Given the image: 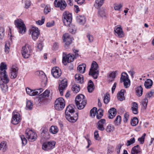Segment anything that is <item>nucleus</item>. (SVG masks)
Instances as JSON below:
<instances>
[{"label":"nucleus","mask_w":154,"mask_h":154,"mask_svg":"<svg viewBox=\"0 0 154 154\" xmlns=\"http://www.w3.org/2000/svg\"><path fill=\"white\" fill-rule=\"evenodd\" d=\"M143 92V89L141 86H138L136 88V94L139 97L142 96Z\"/></svg>","instance_id":"72a5a7b5"},{"label":"nucleus","mask_w":154,"mask_h":154,"mask_svg":"<svg viewBox=\"0 0 154 154\" xmlns=\"http://www.w3.org/2000/svg\"><path fill=\"white\" fill-rule=\"evenodd\" d=\"M152 81L150 79H148L145 82L144 86L146 88H150L152 86Z\"/></svg>","instance_id":"7c9ffc66"},{"label":"nucleus","mask_w":154,"mask_h":154,"mask_svg":"<svg viewBox=\"0 0 154 154\" xmlns=\"http://www.w3.org/2000/svg\"><path fill=\"white\" fill-rule=\"evenodd\" d=\"M76 105L79 109H83L85 107L86 103V99L83 94L77 96L75 100Z\"/></svg>","instance_id":"f03ea898"},{"label":"nucleus","mask_w":154,"mask_h":154,"mask_svg":"<svg viewBox=\"0 0 154 154\" xmlns=\"http://www.w3.org/2000/svg\"><path fill=\"white\" fill-rule=\"evenodd\" d=\"M106 120L104 119H102L99 120L97 124V128L99 130L103 131L105 129L104 125H106Z\"/></svg>","instance_id":"aec40b11"},{"label":"nucleus","mask_w":154,"mask_h":154,"mask_svg":"<svg viewBox=\"0 0 154 154\" xmlns=\"http://www.w3.org/2000/svg\"><path fill=\"white\" fill-rule=\"evenodd\" d=\"M87 37L88 38L89 41L90 42H92L93 40V36L90 34H88L87 35Z\"/></svg>","instance_id":"774afa93"},{"label":"nucleus","mask_w":154,"mask_h":154,"mask_svg":"<svg viewBox=\"0 0 154 154\" xmlns=\"http://www.w3.org/2000/svg\"><path fill=\"white\" fill-rule=\"evenodd\" d=\"M124 118L123 119L124 122L125 123H126L128 121L129 117V114L128 113H125L124 115Z\"/></svg>","instance_id":"13d9d810"},{"label":"nucleus","mask_w":154,"mask_h":154,"mask_svg":"<svg viewBox=\"0 0 154 154\" xmlns=\"http://www.w3.org/2000/svg\"><path fill=\"white\" fill-rule=\"evenodd\" d=\"M18 68L15 66H13L10 70V77L11 79H15L17 76L18 73Z\"/></svg>","instance_id":"a211bd4d"},{"label":"nucleus","mask_w":154,"mask_h":154,"mask_svg":"<svg viewBox=\"0 0 154 154\" xmlns=\"http://www.w3.org/2000/svg\"><path fill=\"white\" fill-rule=\"evenodd\" d=\"M14 23L20 33L23 34L26 32V27L22 20L20 19H17L15 21Z\"/></svg>","instance_id":"20e7f679"},{"label":"nucleus","mask_w":154,"mask_h":154,"mask_svg":"<svg viewBox=\"0 0 154 154\" xmlns=\"http://www.w3.org/2000/svg\"><path fill=\"white\" fill-rule=\"evenodd\" d=\"M50 132L53 134H56L58 131V128L56 126H52L50 128Z\"/></svg>","instance_id":"c9c22d12"},{"label":"nucleus","mask_w":154,"mask_h":154,"mask_svg":"<svg viewBox=\"0 0 154 154\" xmlns=\"http://www.w3.org/2000/svg\"><path fill=\"white\" fill-rule=\"evenodd\" d=\"M148 100L146 98H145L142 102L143 106L144 109H146L147 107Z\"/></svg>","instance_id":"5fc2aeb1"},{"label":"nucleus","mask_w":154,"mask_h":154,"mask_svg":"<svg viewBox=\"0 0 154 154\" xmlns=\"http://www.w3.org/2000/svg\"><path fill=\"white\" fill-rule=\"evenodd\" d=\"M109 96V95L107 94L104 96L103 100L105 103L107 104L109 102L110 100Z\"/></svg>","instance_id":"3c124183"},{"label":"nucleus","mask_w":154,"mask_h":154,"mask_svg":"<svg viewBox=\"0 0 154 154\" xmlns=\"http://www.w3.org/2000/svg\"><path fill=\"white\" fill-rule=\"evenodd\" d=\"M86 67V65L85 64L83 63L78 66L77 70L80 73H84L85 72Z\"/></svg>","instance_id":"473e14b6"},{"label":"nucleus","mask_w":154,"mask_h":154,"mask_svg":"<svg viewBox=\"0 0 154 154\" xmlns=\"http://www.w3.org/2000/svg\"><path fill=\"white\" fill-rule=\"evenodd\" d=\"M116 114V111L115 108H112L110 109L108 111V117L109 118L113 119Z\"/></svg>","instance_id":"393cba45"},{"label":"nucleus","mask_w":154,"mask_h":154,"mask_svg":"<svg viewBox=\"0 0 154 154\" xmlns=\"http://www.w3.org/2000/svg\"><path fill=\"white\" fill-rule=\"evenodd\" d=\"M117 72V71L113 72L109 74L108 78V79L109 81L110 82H112L114 80V79L116 75Z\"/></svg>","instance_id":"e433bc0d"},{"label":"nucleus","mask_w":154,"mask_h":154,"mask_svg":"<svg viewBox=\"0 0 154 154\" xmlns=\"http://www.w3.org/2000/svg\"><path fill=\"white\" fill-rule=\"evenodd\" d=\"M131 109L133 113L137 114L138 113V104L136 102L132 103Z\"/></svg>","instance_id":"c756f323"},{"label":"nucleus","mask_w":154,"mask_h":154,"mask_svg":"<svg viewBox=\"0 0 154 154\" xmlns=\"http://www.w3.org/2000/svg\"><path fill=\"white\" fill-rule=\"evenodd\" d=\"M4 29L3 27L0 28V39H3L4 36Z\"/></svg>","instance_id":"4d7b16f0"},{"label":"nucleus","mask_w":154,"mask_h":154,"mask_svg":"<svg viewBox=\"0 0 154 154\" xmlns=\"http://www.w3.org/2000/svg\"><path fill=\"white\" fill-rule=\"evenodd\" d=\"M51 9L49 6L47 5L45 8L44 12L45 14H47L50 11Z\"/></svg>","instance_id":"0e129e2a"},{"label":"nucleus","mask_w":154,"mask_h":154,"mask_svg":"<svg viewBox=\"0 0 154 154\" xmlns=\"http://www.w3.org/2000/svg\"><path fill=\"white\" fill-rule=\"evenodd\" d=\"M125 91L124 90H121L117 94V98L120 101H122L125 99L124 96V92Z\"/></svg>","instance_id":"cd10ccee"},{"label":"nucleus","mask_w":154,"mask_h":154,"mask_svg":"<svg viewBox=\"0 0 154 154\" xmlns=\"http://www.w3.org/2000/svg\"><path fill=\"white\" fill-rule=\"evenodd\" d=\"M33 106L32 103L29 100H28L26 102V108L29 109H31Z\"/></svg>","instance_id":"09e8293b"},{"label":"nucleus","mask_w":154,"mask_h":154,"mask_svg":"<svg viewBox=\"0 0 154 154\" xmlns=\"http://www.w3.org/2000/svg\"><path fill=\"white\" fill-rule=\"evenodd\" d=\"M131 154H138L142 152V150L138 145L134 146L131 150Z\"/></svg>","instance_id":"4be33fe9"},{"label":"nucleus","mask_w":154,"mask_h":154,"mask_svg":"<svg viewBox=\"0 0 154 154\" xmlns=\"http://www.w3.org/2000/svg\"><path fill=\"white\" fill-rule=\"evenodd\" d=\"M76 19L77 22L80 24H83L85 22V18L83 15H77Z\"/></svg>","instance_id":"bb28decb"},{"label":"nucleus","mask_w":154,"mask_h":154,"mask_svg":"<svg viewBox=\"0 0 154 154\" xmlns=\"http://www.w3.org/2000/svg\"><path fill=\"white\" fill-rule=\"evenodd\" d=\"M135 142V140L134 137H132L129 140L127 141V143L126 145L128 146L134 143Z\"/></svg>","instance_id":"a18cd8bd"},{"label":"nucleus","mask_w":154,"mask_h":154,"mask_svg":"<svg viewBox=\"0 0 154 154\" xmlns=\"http://www.w3.org/2000/svg\"><path fill=\"white\" fill-rule=\"evenodd\" d=\"M120 82H123L125 88H128L130 85V81L128 78V76L125 72L122 73L120 78Z\"/></svg>","instance_id":"1a4fd4ad"},{"label":"nucleus","mask_w":154,"mask_h":154,"mask_svg":"<svg viewBox=\"0 0 154 154\" xmlns=\"http://www.w3.org/2000/svg\"><path fill=\"white\" fill-rule=\"evenodd\" d=\"M74 106L72 104L69 105L67 106L65 112V116L70 115L69 113H72L75 112Z\"/></svg>","instance_id":"5701e85b"},{"label":"nucleus","mask_w":154,"mask_h":154,"mask_svg":"<svg viewBox=\"0 0 154 154\" xmlns=\"http://www.w3.org/2000/svg\"><path fill=\"white\" fill-rule=\"evenodd\" d=\"M7 148V146L6 142L3 141L0 143V150H2L3 151H5Z\"/></svg>","instance_id":"58836bf2"},{"label":"nucleus","mask_w":154,"mask_h":154,"mask_svg":"<svg viewBox=\"0 0 154 154\" xmlns=\"http://www.w3.org/2000/svg\"><path fill=\"white\" fill-rule=\"evenodd\" d=\"M115 129L114 126L112 125H109L106 127V130L107 132H110L113 131Z\"/></svg>","instance_id":"a19ab883"},{"label":"nucleus","mask_w":154,"mask_h":154,"mask_svg":"<svg viewBox=\"0 0 154 154\" xmlns=\"http://www.w3.org/2000/svg\"><path fill=\"white\" fill-rule=\"evenodd\" d=\"M54 4L56 7L60 8L61 10H64L67 6V4L64 0H55Z\"/></svg>","instance_id":"9b49d317"},{"label":"nucleus","mask_w":154,"mask_h":154,"mask_svg":"<svg viewBox=\"0 0 154 154\" xmlns=\"http://www.w3.org/2000/svg\"><path fill=\"white\" fill-rule=\"evenodd\" d=\"M99 74L98 64L96 62L93 61L91 64L89 75H91L94 79H96L98 76Z\"/></svg>","instance_id":"7ed1b4c3"},{"label":"nucleus","mask_w":154,"mask_h":154,"mask_svg":"<svg viewBox=\"0 0 154 154\" xmlns=\"http://www.w3.org/2000/svg\"><path fill=\"white\" fill-rule=\"evenodd\" d=\"M54 21H52L50 22L47 23L46 24V26L48 27H51L54 26Z\"/></svg>","instance_id":"338daca9"},{"label":"nucleus","mask_w":154,"mask_h":154,"mask_svg":"<svg viewBox=\"0 0 154 154\" xmlns=\"http://www.w3.org/2000/svg\"><path fill=\"white\" fill-rule=\"evenodd\" d=\"M67 86V80L66 79H63L61 82V83L59 85V90L61 96L63 95V91Z\"/></svg>","instance_id":"ddd939ff"},{"label":"nucleus","mask_w":154,"mask_h":154,"mask_svg":"<svg viewBox=\"0 0 154 154\" xmlns=\"http://www.w3.org/2000/svg\"><path fill=\"white\" fill-rule=\"evenodd\" d=\"M45 18L44 17H42L41 20H39L36 21V23L38 25H42L45 22Z\"/></svg>","instance_id":"680f3d73"},{"label":"nucleus","mask_w":154,"mask_h":154,"mask_svg":"<svg viewBox=\"0 0 154 154\" xmlns=\"http://www.w3.org/2000/svg\"><path fill=\"white\" fill-rule=\"evenodd\" d=\"M66 119L69 122H75L78 119V114L77 113L75 114V116H71L70 115H66Z\"/></svg>","instance_id":"b1692460"},{"label":"nucleus","mask_w":154,"mask_h":154,"mask_svg":"<svg viewBox=\"0 0 154 154\" xmlns=\"http://www.w3.org/2000/svg\"><path fill=\"white\" fill-rule=\"evenodd\" d=\"M63 21L66 26H68L71 23L72 17L71 14L68 11L64 12L62 16Z\"/></svg>","instance_id":"39448f33"},{"label":"nucleus","mask_w":154,"mask_h":154,"mask_svg":"<svg viewBox=\"0 0 154 154\" xmlns=\"http://www.w3.org/2000/svg\"><path fill=\"white\" fill-rule=\"evenodd\" d=\"M94 86L93 83L91 80H90L88 83L87 89L90 93L92 92L94 89Z\"/></svg>","instance_id":"c85d7f7f"},{"label":"nucleus","mask_w":154,"mask_h":154,"mask_svg":"<svg viewBox=\"0 0 154 154\" xmlns=\"http://www.w3.org/2000/svg\"><path fill=\"white\" fill-rule=\"evenodd\" d=\"M65 106V101L63 98H59L55 101L54 107L56 110H61L64 108Z\"/></svg>","instance_id":"423d86ee"},{"label":"nucleus","mask_w":154,"mask_h":154,"mask_svg":"<svg viewBox=\"0 0 154 154\" xmlns=\"http://www.w3.org/2000/svg\"><path fill=\"white\" fill-rule=\"evenodd\" d=\"M104 0H96L94 6L97 8L101 7L104 3Z\"/></svg>","instance_id":"2f4dec72"},{"label":"nucleus","mask_w":154,"mask_h":154,"mask_svg":"<svg viewBox=\"0 0 154 154\" xmlns=\"http://www.w3.org/2000/svg\"><path fill=\"white\" fill-rule=\"evenodd\" d=\"M154 93V90H152L149 92H148L147 93H146V95L145 98H146L147 99L148 98H149L152 96Z\"/></svg>","instance_id":"052dcab7"},{"label":"nucleus","mask_w":154,"mask_h":154,"mask_svg":"<svg viewBox=\"0 0 154 154\" xmlns=\"http://www.w3.org/2000/svg\"><path fill=\"white\" fill-rule=\"evenodd\" d=\"M9 45L8 43H6L5 45V51L6 53H8L9 51Z\"/></svg>","instance_id":"69168bd1"},{"label":"nucleus","mask_w":154,"mask_h":154,"mask_svg":"<svg viewBox=\"0 0 154 154\" xmlns=\"http://www.w3.org/2000/svg\"><path fill=\"white\" fill-rule=\"evenodd\" d=\"M56 144L55 141H51L44 143L42 145V149L45 150H48L53 149Z\"/></svg>","instance_id":"f8f14e48"},{"label":"nucleus","mask_w":154,"mask_h":154,"mask_svg":"<svg viewBox=\"0 0 154 154\" xmlns=\"http://www.w3.org/2000/svg\"><path fill=\"white\" fill-rule=\"evenodd\" d=\"M38 72L40 78L43 80H46L47 77L45 73L42 71H40Z\"/></svg>","instance_id":"79ce46f5"},{"label":"nucleus","mask_w":154,"mask_h":154,"mask_svg":"<svg viewBox=\"0 0 154 154\" xmlns=\"http://www.w3.org/2000/svg\"><path fill=\"white\" fill-rule=\"evenodd\" d=\"M97 108L95 107H94L90 111V116L91 117H94L97 113Z\"/></svg>","instance_id":"49530a36"},{"label":"nucleus","mask_w":154,"mask_h":154,"mask_svg":"<svg viewBox=\"0 0 154 154\" xmlns=\"http://www.w3.org/2000/svg\"><path fill=\"white\" fill-rule=\"evenodd\" d=\"M121 117L120 116L118 115L117 116L114 121L115 124L116 125H118L121 124Z\"/></svg>","instance_id":"ea45409f"},{"label":"nucleus","mask_w":154,"mask_h":154,"mask_svg":"<svg viewBox=\"0 0 154 154\" xmlns=\"http://www.w3.org/2000/svg\"><path fill=\"white\" fill-rule=\"evenodd\" d=\"M32 39L35 40L37 39L39 35L40 32L38 29L36 27H33L32 30Z\"/></svg>","instance_id":"6ab92c4d"},{"label":"nucleus","mask_w":154,"mask_h":154,"mask_svg":"<svg viewBox=\"0 0 154 154\" xmlns=\"http://www.w3.org/2000/svg\"><path fill=\"white\" fill-rule=\"evenodd\" d=\"M76 82L82 84L84 82V78L83 75L80 74H77L75 75Z\"/></svg>","instance_id":"a878e982"},{"label":"nucleus","mask_w":154,"mask_h":154,"mask_svg":"<svg viewBox=\"0 0 154 154\" xmlns=\"http://www.w3.org/2000/svg\"><path fill=\"white\" fill-rule=\"evenodd\" d=\"M138 123V120L137 118L135 117L131 119V123L133 126H136Z\"/></svg>","instance_id":"37998d69"},{"label":"nucleus","mask_w":154,"mask_h":154,"mask_svg":"<svg viewBox=\"0 0 154 154\" xmlns=\"http://www.w3.org/2000/svg\"><path fill=\"white\" fill-rule=\"evenodd\" d=\"M146 135V134L144 133L143 135L140 137L138 139V140L140 142L141 144H143L144 142L145 137Z\"/></svg>","instance_id":"de8ad7c7"},{"label":"nucleus","mask_w":154,"mask_h":154,"mask_svg":"<svg viewBox=\"0 0 154 154\" xmlns=\"http://www.w3.org/2000/svg\"><path fill=\"white\" fill-rule=\"evenodd\" d=\"M124 144H122L119 143L118 145V146L116 147L115 150L117 154H119L120 152V150L122 146Z\"/></svg>","instance_id":"bf43d9fd"},{"label":"nucleus","mask_w":154,"mask_h":154,"mask_svg":"<svg viewBox=\"0 0 154 154\" xmlns=\"http://www.w3.org/2000/svg\"><path fill=\"white\" fill-rule=\"evenodd\" d=\"M7 69V65L5 63H1L0 66V86L4 92H5L8 91V87L7 84L9 81L6 71Z\"/></svg>","instance_id":"f257e3e1"},{"label":"nucleus","mask_w":154,"mask_h":154,"mask_svg":"<svg viewBox=\"0 0 154 154\" xmlns=\"http://www.w3.org/2000/svg\"><path fill=\"white\" fill-rule=\"evenodd\" d=\"M114 32L115 35L119 38H122L124 36V34L122 28L120 26L119 27H115Z\"/></svg>","instance_id":"f3484780"},{"label":"nucleus","mask_w":154,"mask_h":154,"mask_svg":"<svg viewBox=\"0 0 154 154\" xmlns=\"http://www.w3.org/2000/svg\"><path fill=\"white\" fill-rule=\"evenodd\" d=\"M98 16L102 18H106V15L105 10L103 9H100L99 10L98 12Z\"/></svg>","instance_id":"f704fd0d"},{"label":"nucleus","mask_w":154,"mask_h":154,"mask_svg":"<svg viewBox=\"0 0 154 154\" xmlns=\"http://www.w3.org/2000/svg\"><path fill=\"white\" fill-rule=\"evenodd\" d=\"M122 7V5L121 4H115L114 5V8L115 10L119 11Z\"/></svg>","instance_id":"8fccbe9b"},{"label":"nucleus","mask_w":154,"mask_h":154,"mask_svg":"<svg viewBox=\"0 0 154 154\" xmlns=\"http://www.w3.org/2000/svg\"><path fill=\"white\" fill-rule=\"evenodd\" d=\"M62 72L60 69L58 67L53 68L51 70V74L55 78H59L61 75Z\"/></svg>","instance_id":"dca6fc26"},{"label":"nucleus","mask_w":154,"mask_h":154,"mask_svg":"<svg viewBox=\"0 0 154 154\" xmlns=\"http://www.w3.org/2000/svg\"><path fill=\"white\" fill-rule=\"evenodd\" d=\"M50 93L49 90H46L42 94H40L39 96V98L41 99L46 97H48Z\"/></svg>","instance_id":"4c0bfd02"},{"label":"nucleus","mask_w":154,"mask_h":154,"mask_svg":"<svg viewBox=\"0 0 154 154\" xmlns=\"http://www.w3.org/2000/svg\"><path fill=\"white\" fill-rule=\"evenodd\" d=\"M27 93L31 96H34L40 94L43 91V89L40 88L38 90H32L27 88L26 89Z\"/></svg>","instance_id":"2eb2a0df"},{"label":"nucleus","mask_w":154,"mask_h":154,"mask_svg":"<svg viewBox=\"0 0 154 154\" xmlns=\"http://www.w3.org/2000/svg\"><path fill=\"white\" fill-rule=\"evenodd\" d=\"M94 138L96 140H99L100 139V137L98 134V131H96L94 132Z\"/></svg>","instance_id":"e2e57ef3"},{"label":"nucleus","mask_w":154,"mask_h":154,"mask_svg":"<svg viewBox=\"0 0 154 154\" xmlns=\"http://www.w3.org/2000/svg\"><path fill=\"white\" fill-rule=\"evenodd\" d=\"M20 137L22 141V144L25 145L27 143V140L23 135H20Z\"/></svg>","instance_id":"6e6d98bb"},{"label":"nucleus","mask_w":154,"mask_h":154,"mask_svg":"<svg viewBox=\"0 0 154 154\" xmlns=\"http://www.w3.org/2000/svg\"><path fill=\"white\" fill-rule=\"evenodd\" d=\"M11 122L14 125L18 124L21 121L20 114L17 112H14L13 113Z\"/></svg>","instance_id":"4468645a"},{"label":"nucleus","mask_w":154,"mask_h":154,"mask_svg":"<svg viewBox=\"0 0 154 154\" xmlns=\"http://www.w3.org/2000/svg\"><path fill=\"white\" fill-rule=\"evenodd\" d=\"M63 40L66 45H68L72 42L71 38L68 33H65L63 35Z\"/></svg>","instance_id":"412c9836"},{"label":"nucleus","mask_w":154,"mask_h":154,"mask_svg":"<svg viewBox=\"0 0 154 154\" xmlns=\"http://www.w3.org/2000/svg\"><path fill=\"white\" fill-rule=\"evenodd\" d=\"M75 56L70 54H67L66 53H63L62 62L64 65H66L67 63H69L72 62L74 60Z\"/></svg>","instance_id":"6e6552de"},{"label":"nucleus","mask_w":154,"mask_h":154,"mask_svg":"<svg viewBox=\"0 0 154 154\" xmlns=\"http://www.w3.org/2000/svg\"><path fill=\"white\" fill-rule=\"evenodd\" d=\"M31 51V47L28 44H26L23 47L21 53L23 57L25 58H29L30 56Z\"/></svg>","instance_id":"9d476101"},{"label":"nucleus","mask_w":154,"mask_h":154,"mask_svg":"<svg viewBox=\"0 0 154 154\" xmlns=\"http://www.w3.org/2000/svg\"><path fill=\"white\" fill-rule=\"evenodd\" d=\"M72 90L75 93H77L80 91V88L79 86L74 85L72 87Z\"/></svg>","instance_id":"864d4df0"},{"label":"nucleus","mask_w":154,"mask_h":154,"mask_svg":"<svg viewBox=\"0 0 154 154\" xmlns=\"http://www.w3.org/2000/svg\"><path fill=\"white\" fill-rule=\"evenodd\" d=\"M103 116V111L102 109H99L97 111V118L98 119L101 118Z\"/></svg>","instance_id":"c03bdc74"},{"label":"nucleus","mask_w":154,"mask_h":154,"mask_svg":"<svg viewBox=\"0 0 154 154\" xmlns=\"http://www.w3.org/2000/svg\"><path fill=\"white\" fill-rule=\"evenodd\" d=\"M31 2L30 0H25V8L28 9L31 5Z\"/></svg>","instance_id":"603ef678"},{"label":"nucleus","mask_w":154,"mask_h":154,"mask_svg":"<svg viewBox=\"0 0 154 154\" xmlns=\"http://www.w3.org/2000/svg\"><path fill=\"white\" fill-rule=\"evenodd\" d=\"M26 137L29 141L33 142L37 138V135L35 133L29 128L27 129L25 132Z\"/></svg>","instance_id":"0eeeda50"}]
</instances>
